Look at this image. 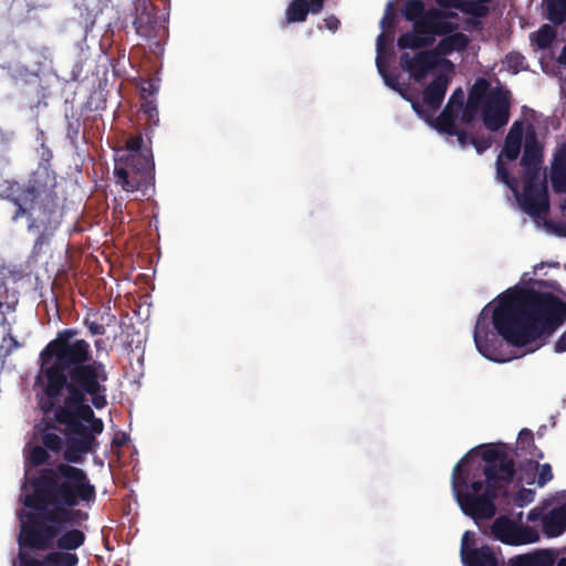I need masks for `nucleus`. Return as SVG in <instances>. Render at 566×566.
Masks as SVG:
<instances>
[{
	"instance_id": "5701e85b",
	"label": "nucleus",
	"mask_w": 566,
	"mask_h": 566,
	"mask_svg": "<svg viewBox=\"0 0 566 566\" xmlns=\"http://www.w3.org/2000/svg\"><path fill=\"white\" fill-rule=\"evenodd\" d=\"M126 155H122L117 160L136 161L135 159L145 158L147 161H154L151 149L144 145L142 135H130L125 142Z\"/></svg>"
},
{
	"instance_id": "9b49d317",
	"label": "nucleus",
	"mask_w": 566,
	"mask_h": 566,
	"mask_svg": "<svg viewBox=\"0 0 566 566\" xmlns=\"http://www.w3.org/2000/svg\"><path fill=\"white\" fill-rule=\"evenodd\" d=\"M484 311L485 308L480 313L473 332L475 347L483 357L497 363L506 361L500 349L501 340L496 334L489 329L484 318Z\"/></svg>"
},
{
	"instance_id": "c9c22d12",
	"label": "nucleus",
	"mask_w": 566,
	"mask_h": 566,
	"mask_svg": "<svg viewBox=\"0 0 566 566\" xmlns=\"http://www.w3.org/2000/svg\"><path fill=\"white\" fill-rule=\"evenodd\" d=\"M531 464H534L536 469H538V476H537V485L544 486L546 483H548L553 479V471L552 467L548 463L538 464V459H532L530 460Z\"/></svg>"
},
{
	"instance_id": "f257e3e1",
	"label": "nucleus",
	"mask_w": 566,
	"mask_h": 566,
	"mask_svg": "<svg viewBox=\"0 0 566 566\" xmlns=\"http://www.w3.org/2000/svg\"><path fill=\"white\" fill-rule=\"evenodd\" d=\"M77 328L56 333L40 352L35 385L43 398L39 401L44 417L36 426L41 446L32 447L27 463L48 464L49 452L62 453L64 462L41 468L28 481L32 492L23 497L24 513L18 543L21 548L44 549L53 544L63 523L88 518L80 504L95 502L96 488L87 473L73 464L84 462L85 455L99 447L97 436L104 431V421L94 408L107 406L106 365L96 359L91 344L78 338Z\"/></svg>"
},
{
	"instance_id": "338daca9",
	"label": "nucleus",
	"mask_w": 566,
	"mask_h": 566,
	"mask_svg": "<svg viewBox=\"0 0 566 566\" xmlns=\"http://www.w3.org/2000/svg\"><path fill=\"white\" fill-rule=\"evenodd\" d=\"M543 266H544V263H539V264H537V265H535V266H534V270L536 271V270H538V269H542Z\"/></svg>"
},
{
	"instance_id": "aec40b11",
	"label": "nucleus",
	"mask_w": 566,
	"mask_h": 566,
	"mask_svg": "<svg viewBox=\"0 0 566 566\" xmlns=\"http://www.w3.org/2000/svg\"><path fill=\"white\" fill-rule=\"evenodd\" d=\"M490 0H436L442 9H460L474 18H484L489 9L485 6Z\"/></svg>"
},
{
	"instance_id": "a19ab883",
	"label": "nucleus",
	"mask_w": 566,
	"mask_h": 566,
	"mask_svg": "<svg viewBox=\"0 0 566 566\" xmlns=\"http://www.w3.org/2000/svg\"><path fill=\"white\" fill-rule=\"evenodd\" d=\"M470 143L475 148L478 154H482L491 147L492 139L490 136L475 135L471 136Z\"/></svg>"
},
{
	"instance_id": "bf43d9fd",
	"label": "nucleus",
	"mask_w": 566,
	"mask_h": 566,
	"mask_svg": "<svg viewBox=\"0 0 566 566\" xmlns=\"http://www.w3.org/2000/svg\"><path fill=\"white\" fill-rule=\"evenodd\" d=\"M42 148L43 151L41 157L43 160L49 161L52 158V151L48 147L42 146Z\"/></svg>"
},
{
	"instance_id": "2eb2a0df",
	"label": "nucleus",
	"mask_w": 566,
	"mask_h": 566,
	"mask_svg": "<svg viewBox=\"0 0 566 566\" xmlns=\"http://www.w3.org/2000/svg\"><path fill=\"white\" fill-rule=\"evenodd\" d=\"M86 520L87 518L78 520L76 523H63L60 533L53 539L52 546L43 551L51 549L54 545L61 551H75L80 548L84 544L86 536L83 531L74 526L81 525V523Z\"/></svg>"
},
{
	"instance_id": "864d4df0",
	"label": "nucleus",
	"mask_w": 566,
	"mask_h": 566,
	"mask_svg": "<svg viewBox=\"0 0 566 566\" xmlns=\"http://www.w3.org/2000/svg\"><path fill=\"white\" fill-rule=\"evenodd\" d=\"M555 350L557 353L566 352V331L562 334L558 340L555 344Z\"/></svg>"
},
{
	"instance_id": "c85d7f7f",
	"label": "nucleus",
	"mask_w": 566,
	"mask_h": 566,
	"mask_svg": "<svg viewBox=\"0 0 566 566\" xmlns=\"http://www.w3.org/2000/svg\"><path fill=\"white\" fill-rule=\"evenodd\" d=\"M517 450L526 451L532 459H542V451L534 443L532 430L522 429L517 437Z\"/></svg>"
},
{
	"instance_id": "c03bdc74",
	"label": "nucleus",
	"mask_w": 566,
	"mask_h": 566,
	"mask_svg": "<svg viewBox=\"0 0 566 566\" xmlns=\"http://www.w3.org/2000/svg\"><path fill=\"white\" fill-rule=\"evenodd\" d=\"M473 544H474V533H472L470 531L464 532V534L462 536V541H461L460 553L463 552L464 548L467 552L475 548L473 546Z\"/></svg>"
},
{
	"instance_id": "de8ad7c7",
	"label": "nucleus",
	"mask_w": 566,
	"mask_h": 566,
	"mask_svg": "<svg viewBox=\"0 0 566 566\" xmlns=\"http://www.w3.org/2000/svg\"><path fill=\"white\" fill-rule=\"evenodd\" d=\"M98 321L101 324H104V327H105V326H109L113 323H115L116 316L114 314H112L109 311H107V312L99 314Z\"/></svg>"
},
{
	"instance_id": "72a5a7b5",
	"label": "nucleus",
	"mask_w": 566,
	"mask_h": 566,
	"mask_svg": "<svg viewBox=\"0 0 566 566\" xmlns=\"http://www.w3.org/2000/svg\"><path fill=\"white\" fill-rule=\"evenodd\" d=\"M535 499V491L526 488L518 490L513 496L510 494V503L517 507H524L532 503Z\"/></svg>"
},
{
	"instance_id": "09e8293b",
	"label": "nucleus",
	"mask_w": 566,
	"mask_h": 566,
	"mask_svg": "<svg viewBox=\"0 0 566 566\" xmlns=\"http://www.w3.org/2000/svg\"><path fill=\"white\" fill-rule=\"evenodd\" d=\"M128 441V437L124 432L116 433L112 439V444L114 447L120 448L125 446Z\"/></svg>"
},
{
	"instance_id": "6e6d98bb",
	"label": "nucleus",
	"mask_w": 566,
	"mask_h": 566,
	"mask_svg": "<svg viewBox=\"0 0 566 566\" xmlns=\"http://www.w3.org/2000/svg\"><path fill=\"white\" fill-rule=\"evenodd\" d=\"M142 91L144 94L147 93L148 95H154L157 91V87L151 82H148L147 85L142 87Z\"/></svg>"
},
{
	"instance_id": "393cba45",
	"label": "nucleus",
	"mask_w": 566,
	"mask_h": 566,
	"mask_svg": "<svg viewBox=\"0 0 566 566\" xmlns=\"http://www.w3.org/2000/svg\"><path fill=\"white\" fill-rule=\"evenodd\" d=\"M442 36L443 39H441L434 48L439 56L449 55L454 51H463L468 48L470 42L468 35L462 32L453 31Z\"/></svg>"
},
{
	"instance_id": "7c9ffc66",
	"label": "nucleus",
	"mask_w": 566,
	"mask_h": 566,
	"mask_svg": "<svg viewBox=\"0 0 566 566\" xmlns=\"http://www.w3.org/2000/svg\"><path fill=\"white\" fill-rule=\"evenodd\" d=\"M3 324H7V319L3 318ZM22 347V343H20L15 336L12 334V327L8 323V328L6 335L2 337L0 344V356L8 357L13 354L17 349Z\"/></svg>"
},
{
	"instance_id": "20e7f679",
	"label": "nucleus",
	"mask_w": 566,
	"mask_h": 566,
	"mask_svg": "<svg viewBox=\"0 0 566 566\" xmlns=\"http://www.w3.org/2000/svg\"><path fill=\"white\" fill-rule=\"evenodd\" d=\"M403 18L412 22L413 30L399 35L397 45L400 50H421L431 46L436 35H446L457 31L459 25L449 21L454 13L439 8L426 9L422 0H407L402 6Z\"/></svg>"
},
{
	"instance_id": "4d7b16f0",
	"label": "nucleus",
	"mask_w": 566,
	"mask_h": 566,
	"mask_svg": "<svg viewBox=\"0 0 566 566\" xmlns=\"http://www.w3.org/2000/svg\"><path fill=\"white\" fill-rule=\"evenodd\" d=\"M12 75L15 77L17 75H33V73L29 72L27 67L17 66L13 70V74Z\"/></svg>"
},
{
	"instance_id": "052dcab7",
	"label": "nucleus",
	"mask_w": 566,
	"mask_h": 566,
	"mask_svg": "<svg viewBox=\"0 0 566 566\" xmlns=\"http://www.w3.org/2000/svg\"><path fill=\"white\" fill-rule=\"evenodd\" d=\"M558 513L560 514L563 521H564V526H566V504L559 506V507H556Z\"/></svg>"
},
{
	"instance_id": "37998d69",
	"label": "nucleus",
	"mask_w": 566,
	"mask_h": 566,
	"mask_svg": "<svg viewBox=\"0 0 566 566\" xmlns=\"http://www.w3.org/2000/svg\"><path fill=\"white\" fill-rule=\"evenodd\" d=\"M464 102V93L461 87H458L451 94L448 104L455 105L458 108H462Z\"/></svg>"
},
{
	"instance_id": "680f3d73",
	"label": "nucleus",
	"mask_w": 566,
	"mask_h": 566,
	"mask_svg": "<svg viewBox=\"0 0 566 566\" xmlns=\"http://www.w3.org/2000/svg\"><path fill=\"white\" fill-rule=\"evenodd\" d=\"M556 566H566V557L560 558V559L557 562Z\"/></svg>"
},
{
	"instance_id": "2f4dec72",
	"label": "nucleus",
	"mask_w": 566,
	"mask_h": 566,
	"mask_svg": "<svg viewBox=\"0 0 566 566\" xmlns=\"http://www.w3.org/2000/svg\"><path fill=\"white\" fill-rule=\"evenodd\" d=\"M35 9L36 6L32 2L12 0L11 10L17 15L18 20L22 23L30 21V13Z\"/></svg>"
},
{
	"instance_id": "e2e57ef3",
	"label": "nucleus",
	"mask_w": 566,
	"mask_h": 566,
	"mask_svg": "<svg viewBox=\"0 0 566 566\" xmlns=\"http://www.w3.org/2000/svg\"><path fill=\"white\" fill-rule=\"evenodd\" d=\"M562 61L566 64V45L563 48L562 51Z\"/></svg>"
},
{
	"instance_id": "4c0bfd02",
	"label": "nucleus",
	"mask_w": 566,
	"mask_h": 566,
	"mask_svg": "<svg viewBox=\"0 0 566 566\" xmlns=\"http://www.w3.org/2000/svg\"><path fill=\"white\" fill-rule=\"evenodd\" d=\"M496 177L511 189H515L516 179L510 175L501 156H499L496 160Z\"/></svg>"
},
{
	"instance_id": "6e6552de",
	"label": "nucleus",
	"mask_w": 566,
	"mask_h": 566,
	"mask_svg": "<svg viewBox=\"0 0 566 566\" xmlns=\"http://www.w3.org/2000/svg\"><path fill=\"white\" fill-rule=\"evenodd\" d=\"M136 33L147 40H160L167 34L165 21L158 17L156 7L149 0H135Z\"/></svg>"
},
{
	"instance_id": "4be33fe9",
	"label": "nucleus",
	"mask_w": 566,
	"mask_h": 566,
	"mask_svg": "<svg viewBox=\"0 0 566 566\" xmlns=\"http://www.w3.org/2000/svg\"><path fill=\"white\" fill-rule=\"evenodd\" d=\"M523 124L520 120H516L512 124L504 142V147L501 153L502 155L510 161L517 159L523 140Z\"/></svg>"
},
{
	"instance_id": "ddd939ff",
	"label": "nucleus",
	"mask_w": 566,
	"mask_h": 566,
	"mask_svg": "<svg viewBox=\"0 0 566 566\" xmlns=\"http://www.w3.org/2000/svg\"><path fill=\"white\" fill-rule=\"evenodd\" d=\"M522 205L524 210L532 217H539L548 211L547 189L544 185L536 181V177H526Z\"/></svg>"
},
{
	"instance_id": "dca6fc26",
	"label": "nucleus",
	"mask_w": 566,
	"mask_h": 566,
	"mask_svg": "<svg viewBox=\"0 0 566 566\" xmlns=\"http://www.w3.org/2000/svg\"><path fill=\"white\" fill-rule=\"evenodd\" d=\"M543 161V150L534 130H528L525 137V145L521 165L525 168L526 177H536Z\"/></svg>"
},
{
	"instance_id": "ea45409f",
	"label": "nucleus",
	"mask_w": 566,
	"mask_h": 566,
	"mask_svg": "<svg viewBox=\"0 0 566 566\" xmlns=\"http://www.w3.org/2000/svg\"><path fill=\"white\" fill-rule=\"evenodd\" d=\"M480 109L482 111V107L467 101L465 105L463 104L461 108V122L470 124L475 119Z\"/></svg>"
},
{
	"instance_id": "9d476101",
	"label": "nucleus",
	"mask_w": 566,
	"mask_h": 566,
	"mask_svg": "<svg viewBox=\"0 0 566 566\" xmlns=\"http://www.w3.org/2000/svg\"><path fill=\"white\" fill-rule=\"evenodd\" d=\"M510 92L500 87L491 90L482 106V120L491 132H496L510 120Z\"/></svg>"
},
{
	"instance_id": "b1692460",
	"label": "nucleus",
	"mask_w": 566,
	"mask_h": 566,
	"mask_svg": "<svg viewBox=\"0 0 566 566\" xmlns=\"http://www.w3.org/2000/svg\"><path fill=\"white\" fill-rule=\"evenodd\" d=\"M552 185L556 192H566V146L559 148L554 157L551 171Z\"/></svg>"
},
{
	"instance_id": "f3484780",
	"label": "nucleus",
	"mask_w": 566,
	"mask_h": 566,
	"mask_svg": "<svg viewBox=\"0 0 566 566\" xmlns=\"http://www.w3.org/2000/svg\"><path fill=\"white\" fill-rule=\"evenodd\" d=\"M461 560L464 566H503L504 557L499 549L495 552L489 545L461 552Z\"/></svg>"
},
{
	"instance_id": "58836bf2",
	"label": "nucleus",
	"mask_w": 566,
	"mask_h": 566,
	"mask_svg": "<svg viewBox=\"0 0 566 566\" xmlns=\"http://www.w3.org/2000/svg\"><path fill=\"white\" fill-rule=\"evenodd\" d=\"M395 24H396L395 2L389 1L386 4L384 17L380 20V27L384 31H386V30L394 29Z\"/></svg>"
},
{
	"instance_id": "a878e982",
	"label": "nucleus",
	"mask_w": 566,
	"mask_h": 566,
	"mask_svg": "<svg viewBox=\"0 0 566 566\" xmlns=\"http://www.w3.org/2000/svg\"><path fill=\"white\" fill-rule=\"evenodd\" d=\"M385 40H386L385 33L381 32L377 36V53L378 54H377V57H376V65H377L378 72L382 76L386 85L388 87H390L391 90H394V91L400 92L399 76L398 75H394V74H389L386 71L385 63H384V60H382V56H381V51L384 50V46H385Z\"/></svg>"
},
{
	"instance_id": "412c9836",
	"label": "nucleus",
	"mask_w": 566,
	"mask_h": 566,
	"mask_svg": "<svg viewBox=\"0 0 566 566\" xmlns=\"http://www.w3.org/2000/svg\"><path fill=\"white\" fill-rule=\"evenodd\" d=\"M555 556L548 551H536L531 554L515 555L503 566H554Z\"/></svg>"
},
{
	"instance_id": "4468645a",
	"label": "nucleus",
	"mask_w": 566,
	"mask_h": 566,
	"mask_svg": "<svg viewBox=\"0 0 566 566\" xmlns=\"http://www.w3.org/2000/svg\"><path fill=\"white\" fill-rule=\"evenodd\" d=\"M326 0H292L285 10V19L282 25L305 22L308 14H319Z\"/></svg>"
},
{
	"instance_id": "cd10ccee",
	"label": "nucleus",
	"mask_w": 566,
	"mask_h": 566,
	"mask_svg": "<svg viewBox=\"0 0 566 566\" xmlns=\"http://www.w3.org/2000/svg\"><path fill=\"white\" fill-rule=\"evenodd\" d=\"M490 82L484 77L475 80L469 91L468 102L482 107L491 93Z\"/></svg>"
},
{
	"instance_id": "f03ea898",
	"label": "nucleus",
	"mask_w": 566,
	"mask_h": 566,
	"mask_svg": "<svg viewBox=\"0 0 566 566\" xmlns=\"http://www.w3.org/2000/svg\"><path fill=\"white\" fill-rule=\"evenodd\" d=\"M515 461L505 444H482L454 465L452 492L462 513L475 522L491 520L499 505H510Z\"/></svg>"
},
{
	"instance_id": "1a4fd4ad",
	"label": "nucleus",
	"mask_w": 566,
	"mask_h": 566,
	"mask_svg": "<svg viewBox=\"0 0 566 566\" xmlns=\"http://www.w3.org/2000/svg\"><path fill=\"white\" fill-rule=\"evenodd\" d=\"M491 533L500 542L513 546L532 544L539 539V535L534 527L518 524L506 515H501L494 520Z\"/></svg>"
},
{
	"instance_id": "39448f33",
	"label": "nucleus",
	"mask_w": 566,
	"mask_h": 566,
	"mask_svg": "<svg viewBox=\"0 0 566 566\" xmlns=\"http://www.w3.org/2000/svg\"><path fill=\"white\" fill-rule=\"evenodd\" d=\"M55 174L46 166H40L32 172L27 184L13 182L7 189L6 199L15 206L11 217L17 222L27 213V206L59 202L55 191Z\"/></svg>"
},
{
	"instance_id": "13d9d810",
	"label": "nucleus",
	"mask_w": 566,
	"mask_h": 566,
	"mask_svg": "<svg viewBox=\"0 0 566 566\" xmlns=\"http://www.w3.org/2000/svg\"><path fill=\"white\" fill-rule=\"evenodd\" d=\"M78 122H76V127H74V125L72 123L69 124V129H67V136L70 138H75L78 134Z\"/></svg>"
},
{
	"instance_id": "49530a36",
	"label": "nucleus",
	"mask_w": 566,
	"mask_h": 566,
	"mask_svg": "<svg viewBox=\"0 0 566 566\" xmlns=\"http://www.w3.org/2000/svg\"><path fill=\"white\" fill-rule=\"evenodd\" d=\"M339 25H340V21L334 14H331L324 19V27L332 32H336L338 30Z\"/></svg>"
},
{
	"instance_id": "c756f323",
	"label": "nucleus",
	"mask_w": 566,
	"mask_h": 566,
	"mask_svg": "<svg viewBox=\"0 0 566 566\" xmlns=\"http://www.w3.org/2000/svg\"><path fill=\"white\" fill-rule=\"evenodd\" d=\"M547 19L555 25L566 22V0H546Z\"/></svg>"
},
{
	"instance_id": "0eeeda50",
	"label": "nucleus",
	"mask_w": 566,
	"mask_h": 566,
	"mask_svg": "<svg viewBox=\"0 0 566 566\" xmlns=\"http://www.w3.org/2000/svg\"><path fill=\"white\" fill-rule=\"evenodd\" d=\"M135 160L115 161L116 184L126 192L140 191L143 196H146L155 185V163L147 161L143 157Z\"/></svg>"
},
{
	"instance_id": "69168bd1",
	"label": "nucleus",
	"mask_w": 566,
	"mask_h": 566,
	"mask_svg": "<svg viewBox=\"0 0 566 566\" xmlns=\"http://www.w3.org/2000/svg\"><path fill=\"white\" fill-rule=\"evenodd\" d=\"M562 211H563V213L566 214V199H565V202L562 205Z\"/></svg>"
},
{
	"instance_id": "0e129e2a",
	"label": "nucleus",
	"mask_w": 566,
	"mask_h": 566,
	"mask_svg": "<svg viewBox=\"0 0 566 566\" xmlns=\"http://www.w3.org/2000/svg\"><path fill=\"white\" fill-rule=\"evenodd\" d=\"M101 344H102V340H101V339H96V340L94 342V346H95L96 348H99Z\"/></svg>"
},
{
	"instance_id": "8fccbe9b",
	"label": "nucleus",
	"mask_w": 566,
	"mask_h": 566,
	"mask_svg": "<svg viewBox=\"0 0 566 566\" xmlns=\"http://www.w3.org/2000/svg\"><path fill=\"white\" fill-rule=\"evenodd\" d=\"M453 136H457L460 146L463 148L467 147L469 144H471L470 143L471 137L464 130H460L458 128V134H454Z\"/></svg>"
},
{
	"instance_id": "a211bd4d",
	"label": "nucleus",
	"mask_w": 566,
	"mask_h": 566,
	"mask_svg": "<svg viewBox=\"0 0 566 566\" xmlns=\"http://www.w3.org/2000/svg\"><path fill=\"white\" fill-rule=\"evenodd\" d=\"M22 566H77L78 556L72 551H53L48 553L42 559L28 557L19 553Z\"/></svg>"
},
{
	"instance_id": "bb28decb",
	"label": "nucleus",
	"mask_w": 566,
	"mask_h": 566,
	"mask_svg": "<svg viewBox=\"0 0 566 566\" xmlns=\"http://www.w3.org/2000/svg\"><path fill=\"white\" fill-rule=\"evenodd\" d=\"M542 526L544 533L551 537H556L566 530L564 521L556 507L542 518Z\"/></svg>"
},
{
	"instance_id": "a18cd8bd",
	"label": "nucleus",
	"mask_w": 566,
	"mask_h": 566,
	"mask_svg": "<svg viewBox=\"0 0 566 566\" xmlns=\"http://www.w3.org/2000/svg\"><path fill=\"white\" fill-rule=\"evenodd\" d=\"M144 112L148 115V119L153 122L158 120V112L156 104L153 101H146V103L143 105Z\"/></svg>"
},
{
	"instance_id": "5fc2aeb1",
	"label": "nucleus",
	"mask_w": 566,
	"mask_h": 566,
	"mask_svg": "<svg viewBox=\"0 0 566 566\" xmlns=\"http://www.w3.org/2000/svg\"><path fill=\"white\" fill-rule=\"evenodd\" d=\"M412 109L420 116L424 117L426 113L422 105L418 101H411Z\"/></svg>"
},
{
	"instance_id": "423d86ee",
	"label": "nucleus",
	"mask_w": 566,
	"mask_h": 566,
	"mask_svg": "<svg viewBox=\"0 0 566 566\" xmlns=\"http://www.w3.org/2000/svg\"><path fill=\"white\" fill-rule=\"evenodd\" d=\"M61 209L59 202H49L40 206H27L28 231L35 234L32 254L39 255L43 248L50 244L61 224Z\"/></svg>"
},
{
	"instance_id": "f8f14e48",
	"label": "nucleus",
	"mask_w": 566,
	"mask_h": 566,
	"mask_svg": "<svg viewBox=\"0 0 566 566\" xmlns=\"http://www.w3.org/2000/svg\"><path fill=\"white\" fill-rule=\"evenodd\" d=\"M438 57L436 49L421 50L413 56L405 52L400 55V65L416 82L420 83L437 66Z\"/></svg>"
},
{
	"instance_id": "79ce46f5",
	"label": "nucleus",
	"mask_w": 566,
	"mask_h": 566,
	"mask_svg": "<svg viewBox=\"0 0 566 566\" xmlns=\"http://www.w3.org/2000/svg\"><path fill=\"white\" fill-rule=\"evenodd\" d=\"M505 61L509 69L514 73H517L521 69H523L525 57L518 52H510L506 54Z\"/></svg>"
},
{
	"instance_id": "6ab92c4d",
	"label": "nucleus",
	"mask_w": 566,
	"mask_h": 566,
	"mask_svg": "<svg viewBox=\"0 0 566 566\" xmlns=\"http://www.w3.org/2000/svg\"><path fill=\"white\" fill-rule=\"evenodd\" d=\"M450 83V78L446 74L437 75L423 90V103L432 111H437L440 108L448 86Z\"/></svg>"
},
{
	"instance_id": "3c124183",
	"label": "nucleus",
	"mask_w": 566,
	"mask_h": 566,
	"mask_svg": "<svg viewBox=\"0 0 566 566\" xmlns=\"http://www.w3.org/2000/svg\"><path fill=\"white\" fill-rule=\"evenodd\" d=\"M442 112H448L450 118L455 120L461 112V108H458L455 105L447 104Z\"/></svg>"
},
{
	"instance_id": "e433bc0d",
	"label": "nucleus",
	"mask_w": 566,
	"mask_h": 566,
	"mask_svg": "<svg viewBox=\"0 0 566 566\" xmlns=\"http://www.w3.org/2000/svg\"><path fill=\"white\" fill-rule=\"evenodd\" d=\"M555 36L556 33L554 29L545 24L537 32L536 43L541 49H546L553 43Z\"/></svg>"
},
{
	"instance_id": "7ed1b4c3",
	"label": "nucleus",
	"mask_w": 566,
	"mask_h": 566,
	"mask_svg": "<svg viewBox=\"0 0 566 566\" xmlns=\"http://www.w3.org/2000/svg\"><path fill=\"white\" fill-rule=\"evenodd\" d=\"M565 321L566 302L534 289L504 294L492 315L497 335L516 347L549 337Z\"/></svg>"
},
{
	"instance_id": "603ef678",
	"label": "nucleus",
	"mask_w": 566,
	"mask_h": 566,
	"mask_svg": "<svg viewBox=\"0 0 566 566\" xmlns=\"http://www.w3.org/2000/svg\"><path fill=\"white\" fill-rule=\"evenodd\" d=\"M543 517L544 516H543L542 510H539L538 507H534L527 513V520L530 522H536Z\"/></svg>"
},
{
	"instance_id": "473e14b6",
	"label": "nucleus",
	"mask_w": 566,
	"mask_h": 566,
	"mask_svg": "<svg viewBox=\"0 0 566 566\" xmlns=\"http://www.w3.org/2000/svg\"><path fill=\"white\" fill-rule=\"evenodd\" d=\"M434 126L440 133H443L448 136H453L454 134H458L455 120L453 118H450L448 112H441V114L436 120Z\"/></svg>"
},
{
	"instance_id": "f704fd0d",
	"label": "nucleus",
	"mask_w": 566,
	"mask_h": 566,
	"mask_svg": "<svg viewBox=\"0 0 566 566\" xmlns=\"http://www.w3.org/2000/svg\"><path fill=\"white\" fill-rule=\"evenodd\" d=\"M98 313H88L84 319L83 325L88 329L92 336H103L106 333L104 324H101L96 318Z\"/></svg>"
}]
</instances>
